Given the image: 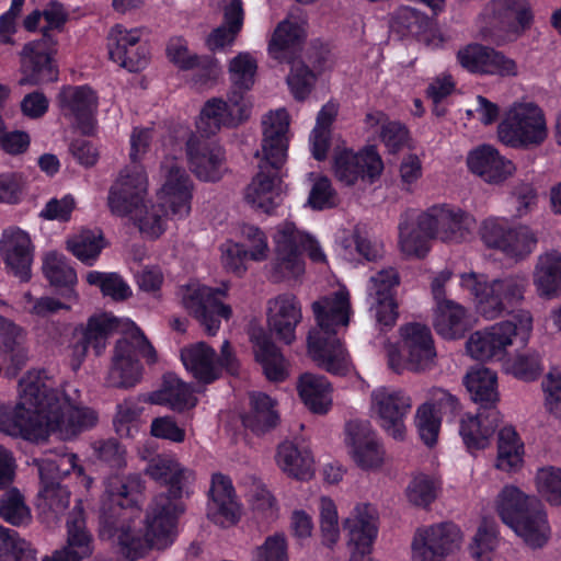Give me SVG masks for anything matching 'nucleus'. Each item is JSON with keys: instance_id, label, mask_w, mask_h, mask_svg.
Here are the masks:
<instances>
[{"instance_id": "57", "label": "nucleus", "mask_w": 561, "mask_h": 561, "mask_svg": "<svg viewBox=\"0 0 561 561\" xmlns=\"http://www.w3.org/2000/svg\"><path fill=\"white\" fill-rule=\"evenodd\" d=\"M0 517L13 526H26L32 520L30 507L16 488H11L0 496Z\"/></svg>"}, {"instance_id": "17", "label": "nucleus", "mask_w": 561, "mask_h": 561, "mask_svg": "<svg viewBox=\"0 0 561 561\" xmlns=\"http://www.w3.org/2000/svg\"><path fill=\"white\" fill-rule=\"evenodd\" d=\"M148 176L139 164L127 165L122 169L108 190L107 206L111 213L118 217L144 206L148 195Z\"/></svg>"}, {"instance_id": "6", "label": "nucleus", "mask_w": 561, "mask_h": 561, "mask_svg": "<svg viewBox=\"0 0 561 561\" xmlns=\"http://www.w3.org/2000/svg\"><path fill=\"white\" fill-rule=\"evenodd\" d=\"M528 285L526 275L511 274L489 282L478 273H463L460 286L473 296L477 311L488 320H494L524 300Z\"/></svg>"}, {"instance_id": "14", "label": "nucleus", "mask_w": 561, "mask_h": 561, "mask_svg": "<svg viewBox=\"0 0 561 561\" xmlns=\"http://www.w3.org/2000/svg\"><path fill=\"white\" fill-rule=\"evenodd\" d=\"M480 237L485 247L515 260L529 255L537 244V238L528 227L512 226L500 217L484 219L480 226Z\"/></svg>"}, {"instance_id": "31", "label": "nucleus", "mask_w": 561, "mask_h": 561, "mask_svg": "<svg viewBox=\"0 0 561 561\" xmlns=\"http://www.w3.org/2000/svg\"><path fill=\"white\" fill-rule=\"evenodd\" d=\"M501 423L497 409H479L477 414H466L460 420L459 434L466 447L472 451L486 448Z\"/></svg>"}, {"instance_id": "13", "label": "nucleus", "mask_w": 561, "mask_h": 561, "mask_svg": "<svg viewBox=\"0 0 561 561\" xmlns=\"http://www.w3.org/2000/svg\"><path fill=\"white\" fill-rule=\"evenodd\" d=\"M145 491V481L140 473L127 476L111 474L104 480V492L101 496L99 519L102 527L110 530L124 518L125 510L138 502Z\"/></svg>"}, {"instance_id": "34", "label": "nucleus", "mask_w": 561, "mask_h": 561, "mask_svg": "<svg viewBox=\"0 0 561 561\" xmlns=\"http://www.w3.org/2000/svg\"><path fill=\"white\" fill-rule=\"evenodd\" d=\"M58 103L64 115L73 117L82 133L92 131L96 98L89 87H65L58 94Z\"/></svg>"}, {"instance_id": "29", "label": "nucleus", "mask_w": 561, "mask_h": 561, "mask_svg": "<svg viewBox=\"0 0 561 561\" xmlns=\"http://www.w3.org/2000/svg\"><path fill=\"white\" fill-rule=\"evenodd\" d=\"M483 19L493 30L518 32L528 28L533 13L527 0H492L484 9Z\"/></svg>"}, {"instance_id": "64", "label": "nucleus", "mask_w": 561, "mask_h": 561, "mask_svg": "<svg viewBox=\"0 0 561 561\" xmlns=\"http://www.w3.org/2000/svg\"><path fill=\"white\" fill-rule=\"evenodd\" d=\"M287 549L284 534L271 535L252 551V561H288Z\"/></svg>"}, {"instance_id": "11", "label": "nucleus", "mask_w": 561, "mask_h": 561, "mask_svg": "<svg viewBox=\"0 0 561 561\" xmlns=\"http://www.w3.org/2000/svg\"><path fill=\"white\" fill-rule=\"evenodd\" d=\"M398 347L388 350V365L397 374L404 369L421 373L435 364L436 350L431 330L421 323H407L400 328Z\"/></svg>"}, {"instance_id": "39", "label": "nucleus", "mask_w": 561, "mask_h": 561, "mask_svg": "<svg viewBox=\"0 0 561 561\" xmlns=\"http://www.w3.org/2000/svg\"><path fill=\"white\" fill-rule=\"evenodd\" d=\"M433 325L440 336L456 340L465 335L470 328L466 309L450 299L436 302Z\"/></svg>"}, {"instance_id": "9", "label": "nucleus", "mask_w": 561, "mask_h": 561, "mask_svg": "<svg viewBox=\"0 0 561 561\" xmlns=\"http://www.w3.org/2000/svg\"><path fill=\"white\" fill-rule=\"evenodd\" d=\"M274 241V272L277 278L297 277L304 273L302 251H306L316 263L325 262V254L318 241L299 231L293 222L279 225Z\"/></svg>"}, {"instance_id": "56", "label": "nucleus", "mask_w": 561, "mask_h": 561, "mask_svg": "<svg viewBox=\"0 0 561 561\" xmlns=\"http://www.w3.org/2000/svg\"><path fill=\"white\" fill-rule=\"evenodd\" d=\"M256 70L257 60L249 51H241L231 58L228 64V75L233 91L243 94L244 91L250 90L254 84Z\"/></svg>"}, {"instance_id": "22", "label": "nucleus", "mask_w": 561, "mask_h": 561, "mask_svg": "<svg viewBox=\"0 0 561 561\" xmlns=\"http://www.w3.org/2000/svg\"><path fill=\"white\" fill-rule=\"evenodd\" d=\"M461 534L453 523H440L416 531L412 542L414 561H445L460 545Z\"/></svg>"}, {"instance_id": "54", "label": "nucleus", "mask_w": 561, "mask_h": 561, "mask_svg": "<svg viewBox=\"0 0 561 561\" xmlns=\"http://www.w3.org/2000/svg\"><path fill=\"white\" fill-rule=\"evenodd\" d=\"M503 369L518 380L531 382L543 373V363L538 352L528 350L507 358Z\"/></svg>"}, {"instance_id": "50", "label": "nucleus", "mask_w": 561, "mask_h": 561, "mask_svg": "<svg viewBox=\"0 0 561 561\" xmlns=\"http://www.w3.org/2000/svg\"><path fill=\"white\" fill-rule=\"evenodd\" d=\"M510 528L514 530L525 545L533 549L545 546L550 536V527L541 505L530 510L529 513L512 524Z\"/></svg>"}, {"instance_id": "62", "label": "nucleus", "mask_w": 561, "mask_h": 561, "mask_svg": "<svg viewBox=\"0 0 561 561\" xmlns=\"http://www.w3.org/2000/svg\"><path fill=\"white\" fill-rule=\"evenodd\" d=\"M319 511L322 542L331 548L340 539L337 510L331 499L323 496L320 499Z\"/></svg>"}, {"instance_id": "20", "label": "nucleus", "mask_w": 561, "mask_h": 561, "mask_svg": "<svg viewBox=\"0 0 561 561\" xmlns=\"http://www.w3.org/2000/svg\"><path fill=\"white\" fill-rule=\"evenodd\" d=\"M119 320L112 313L102 312L92 314L85 324L75 330V342L71 345V366L77 370L88 355L91 347L96 356L106 348L108 337L117 331Z\"/></svg>"}, {"instance_id": "4", "label": "nucleus", "mask_w": 561, "mask_h": 561, "mask_svg": "<svg viewBox=\"0 0 561 561\" xmlns=\"http://www.w3.org/2000/svg\"><path fill=\"white\" fill-rule=\"evenodd\" d=\"M165 181L158 192V205L148 207L147 201L138 210L127 215L141 233L157 238L164 231L165 217L184 218L191 211L192 182L185 170L167 159L161 164Z\"/></svg>"}, {"instance_id": "37", "label": "nucleus", "mask_w": 561, "mask_h": 561, "mask_svg": "<svg viewBox=\"0 0 561 561\" xmlns=\"http://www.w3.org/2000/svg\"><path fill=\"white\" fill-rule=\"evenodd\" d=\"M25 333L11 320L0 316V352L3 360L10 362L7 377H14L25 366L28 355L24 346Z\"/></svg>"}, {"instance_id": "5", "label": "nucleus", "mask_w": 561, "mask_h": 561, "mask_svg": "<svg viewBox=\"0 0 561 561\" xmlns=\"http://www.w3.org/2000/svg\"><path fill=\"white\" fill-rule=\"evenodd\" d=\"M167 500L163 496L151 501L146 511L144 520V537L131 534L125 528L123 519L118 520L116 528L103 527L110 536L117 534L121 553L128 560L135 561L145 557L149 550H165L176 537L178 519L168 514Z\"/></svg>"}, {"instance_id": "42", "label": "nucleus", "mask_w": 561, "mask_h": 561, "mask_svg": "<svg viewBox=\"0 0 561 561\" xmlns=\"http://www.w3.org/2000/svg\"><path fill=\"white\" fill-rule=\"evenodd\" d=\"M222 11L224 23L216 27L207 38V46L211 50L232 45L243 25L242 0H222Z\"/></svg>"}, {"instance_id": "7", "label": "nucleus", "mask_w": 561, "mask_h": 561, "mask_svg": "<svg viewBox=\"0 0 561 561\" xmlns=\"http://www.w3.org/2000/svg\"><path fill=\"white\" fill-rule=\"evenodd\" d=\"M47 25L43 27L41 39L27 43L21 53L23 77L20 84H42L57 79V71L50 61V51L55 44L49 31L59 28L66 20L62 7L51 2L43 12Z\"/></svg>"}, {"instance_id": "48", "label": "nucleus", "mask_w": 561, "mask_h": 561, "mask_svg": "<svg viewBox=\"0 0 561 561\" xmlns=\"http://www.w3.org/2000/svg\"><path fill=\"white\" fill-rule=\"evenodd\" d=\"M538 505L536 497L528 496L515 485H505L496 499V512L508 527Z\"/></svg>"}, {"instance_id": "24", "label": "nucleus", "mask_w": 561, "mask_h": 561, "mask_svg": "<svg viewBox=\"0 0 561 561\" xmlns=\"http://www.w3.org/2000/svg\"><path fill=\"white\" fill-rule=\"evenodd\" d=\"M457 61L463 69L476 75L515 77L518 73L514 59L481 44H469L460 48Z\"/></svg>"}, {"instance_id": "58", "label": "nucleus", "mask_w": 561, "mask_h": 561, "mask_svg": "<svg viewBox=\"0 0 561 561\" xmlns=\"http://www.w3.org/2000/svg\"><path fill=\"white\" fill-rule=\"evenodd\" d=\"M0 561H36V551L15 530L0 525Z\"/></svg>"}, {"instance_id": "12", "label": "nucleus", "mask_w": 561, "mask_h": 561, "mask_svg": "<svg viewBox=\"0 0 561 561\" xmlns=\"http://www.w3.org/2000/svg\"><path fill=\"white\" fill-rule=\"evenodd\" d=\"M145 472L156 482L167 486V491L157 494L152 501L163 496L167 500L168 514L178 519L185 510L181 500L188 497L193 492L196 479L194 470L183 466L173 456L157 455L149 460Z\"/></svg>"}, {"instance_id": "10", "label": "nucleus", "mask_w": 561, "mask_h": 561, "mask_svg": "<svg viewBox=\"0 0 561 561\" xmlns=\"http://www.w3.org/2000/svg\"><path fill=\"white\" fill-rule=\"evenodd\" d=\"M500 140L512 148H534L548 138L542 110L533 102L514 103L497 128Z\"/></svg>"}, {"instance_id": "40", "label": "nucleus", "mask_w": 561, "mask_h": 561, "mask_svg": "<svg viewBox=\"0 0 561 561\" xmlns=\"http://www.w3.org/2000/svg\"><path fill=\"white\" fill-rule=\"evenodd\" d=\"M181 359L185 368L204 383L219 378V364L216 352L205 342H198L181 351Z\"/></svg>"}, {"instance_id": "32", "label": "nucleus", "mask_w": 561, "mask_h": 561, "mask_svg": "<svg viewBox=\"0 0 561 561\" xmlns=\"http://www.w3.org/2000/svg\"><path fill=\"white\" fill-rule=\"evenodd\" d=\"M467 164L472 173L490 184H500L515 172L514 163L489 145L472 150L467 158Z\"/></svg>"}, {"instance_id": "44", "label": "nucleus", "mask_w": 561, "mask_h": 561, "mask_svg": "<svg viewBox=\"0 0 561 561\" xmlns=\"http://www.w3.org/2000/svg\"><path fill=\"white\" fill-rule=\"evenodd\" d=\"M169 59L182 70H201V82H207L217 76L216 62L207 56H198L188 49L187 42L182 37H173L167 47Z\"/></svg>"}, {"instance_id": "3", "label": "nucleus", "mask_w": 561, "mask_h": 561, "mask_svg": "<svg viewBox=\"0 0 561 561\" xmlns=\"http://www.w3.org/2000/svg\"><path fill=\"white\" fill-rule=\"evenodd\" d=\"M476 228L474 217L448 204L434 205L425 211L415 214L408 210L399 224V243L408 256L423 257L430 250V240L461 242Z\"/></svg>"}, {"instance_id": "38", "label": "nucleus", "mask_w": 561, "mask_h": 561, "mask_svg": "<svg viewBox=\"0 0 561 561\" xmlns=\"http://www.w3.org/2000/svg\"><path fill=\"white\" fill-rule=\"evenodd\" d=\"M463 383L479 409H497L500 392L495 371L486 367L473 368L466 374Z\"/></svg>"}, {"instance_id": "16", "label": "nucleus", "mask_w": 561, "mask_h": 561, "mask_svg": "<svg viewBox=\"0 0 561 561\" xmlns=\"http://www.w3.org/2000/svg\"><path fill=\"white\" fill-rule=\"evenodd\" d=\"M225 295L226 289L201 284H190L183 289L184 308L199 321L208 335L217 333L220 328V318L228 320L232 314L231 307L219 299V296Z\"/></svg>"}, {"instance_id": "28", "label": "nucleus", "mask_w": 561, "mask_h": 561, "mask_svg": "<svg viewBox=\"0 0 561 561\" xmlns=\"http://www.w3.org/2000/svg\"><path fill=\"white\" fill-rule=\"evenodd\" d=\"M345 442L351 448L354 461L363 469L379 467L383 461V450L376 433L367 421H350L345 427Z\"/></svg>"}, {"instance_id": "45", "label": "nucleus", "mask_w": 561, "mask_h": 561, "mask_svg": "<svg viewBox=\"0 0 561 561\" xmlns=\"http://www.w3.org/2000/svg\"><path fill=\"white\" fill-rule=\"evenodd\" d=\"M297 389L305 405L313 413L324 414L332 405V387L324 376L305 373Z\"/></svg>"}, {"instance_id": "63", "label": "nucleus", "mask_w": 561, "mask_h": 561, "mask_svg": "<svg viewBox=\"0 0 561 561\" xmlns=\"http://www.w3.org/2000/svg\"><path fill=\"white\" fill-rule=\"evenodd\" d=\"M538 492L552 505L561 504V469L541 468L536 476Z\"/></svg>"}, {"instance_id": "23", "label": "nucleus", "mask_w": 561, "mask_h": 561, "mask_svg": "<svg viewBox=\"0 0 561 561\" xmlns=\"http://www.w3.org/2000/svg\"><path fill=\"white\" fill-rule=\"evenodd\" d=\"M377 512L369 504H357L344 520L351 547L350 561H377L370 557L378 535Z\"/></svg>"}, {"instance_id": "60", "label": "nucleus", "mask_w": 561, "mask_h": 561, "mask_svg": "<svg viewBox=\"0 0 561 561\" xmlns=\"http://www.w3.org/2000/svg\"><path fill=\"white\" fill-rule=\"evenodd\" d=\"M43 273L49 283L55 286H68L77 280L75 270L69 265L67 259L57 252L45 254Z\"/></svg>"}, {"instance_id": "52", "label": "nucleus", "mask_w": 561, "mask_h": 561, "mask_svg": "<svg viewBox=\"0 0 561 561\" xmlns=\"http://www.w3.org/2000/svg\"><path fill=\"white\" fill-rule=\"evenodd\" d=\"M106 247L100 229H83L67 240V249L82 263L91 266Z\"/></svg>"}, {"instance_id": "51", "label": "nucleus", "mask_w": 561, "mask_h": 561, "mask_svg": "<svg viewBox=\"0 0 561 561\" xmlns=\"http://www.w3.org/2000/svg\"><path fill=\"white\" fill-rule=\"evenodd\" d=\"M256 360L270 381L279 382L288 376V365L278 347L266 336H257L254 344Z\"/></svg>"}, {"instance_id": "25", "label": "nucleus", "mask_w": 561, "mask_h": 561, "mask_svg": "<svg viewBox=\"0 0 561 561\" xmlns=\"http://www.w3.org/2000/svg\"><path fill=\"white\" fill-rule=\"evenodd\" d=\"M242 510L231 480L215 473L211 477L208 492L206 515L214 524L227 528L236 525L241 517Z\"/></svg>"}, {"instance_id": "53", "label": "nucleus", "mask_w": 561, "mask_h": 561, "mask_svg": "<svg viewBox=\"0 0 561 561\" xmlns=\"http://www.w3.org/2000/svg\"><path fill=\"white\" fill-rule=\"evenodd\" d=\"M524 445L512 426L499 432L496 468L503 471H515L522 467Z\"/></svg>"}, {"instance_id": "27", "label": "nucleus", "mask_w": 561, "mask_h": 561, "mask_svg": "<svg viewBox=\"0 0 561 561\" xmlns=\"http://www.w3.org/2000/svg\"><path fill=\"white\" fill-rule=\"evenodd\" d=\"M301 320V304L294 294H280L267 301V325L279 341L291 344Z\"/></svg>"}, {"instance_id": "19", "label": "nucleus", "mask_w": 561, "mask_h": 561, "mask_svg": "<svg viewBox=\"0 0 561 561\" xmlns=\"http://www.w3.org/2000/svg\"><path fill=\"white\" fill-rule=\"evenodd\" d=\"M251 104L241 93L232 91L228 101L211 99L201 111L197 130L206 137L217 134L222 127L231 128L249 118Z\"/></svg>"}, {"instance_id": "2", "label": "nucleus", "mask_w": 561, "mask_h": 561, "mask_svg": "<svg viewBox=\"0 0 561 561\" xmlns=\"http://www.w3.org/2000/svg\"><path fill=\"white\" fill-rule=\"evenodd\" d=\"M311 309L317 327L308 335V353L316 364L333 375H346L351 369L348 353L336 333L350 323L352 307L350 293L345 287L320 297Z\"/></svg>"}, {"instance_id": "59", "label": "nucleus", "mask_w": 561, "mask_h": 561, "mask_svg": "<svg viewBox=\"0 0 561 561\" xmlns=\"http://www.w3.org/2000/svg\"><path fill=\"white\" fill-rule=\"evenodd\" d=\"M38 508L42 513H49L53 518L64 514L70 503V492L57 481H42Z\"/></svg>"}, {"instance_id": "8", "label": "nucleus", "mask_w": 561, "mask_h": 561, "mask_svg": "<svg viewBox=\"0 0 561 561\" xmlns=\"http://www.w3.org/2000/svg\"><path fill=\"white\" fill-rule=\"evenodd\" d=\"M533 330V317L529 311L519 310L510 320L477 331L467 341L468 354L478 360L502 359L515 336L524 340Z\"/></svg>"}, {"instance_id": "55", "label": "nucleus", "mask_w": 561, "mask_h": 561, "mask_svg": "<svg viewBox=\"0 0 561 561\" xmlns=\"http://www.w3.org/2000/svg\"><path fill=\"white\" fill-rule=\"evenodd\" d=\"M41 481H57L78 470L82 473V468L77 465V456L72 453L50 454L43 458L35 459Z\"/></svg>"}, {"instance_id": "18", "label": "nucleus", "mask_w": 561, "mask_h": 561, "mask_svg": "<svg viewBox=\"0 0 561 561\" xmlns=\"http://www.w3.org/2000/svg\"><path fill=\"white\" fill-rule=\"evenodd\" d=\"M261 150L256 151L260 164L279 170L287 159V150L290 139L289 114L285 108L270 111L262 116Z\"/></svg>"}, {"instance_id": "21", "label": "nucleus", "mask_w": 561, "mask_h": 561, "mask_svg": "<svg viewBox=\"0 0 561 561\" xmlns=\"http://www.w3.org/2000/svg\"><path fill=\"white\" fill-rule=\"evenodd\" d=\"M333 170L336 179L345 185L351 186L357 182L373 184L380 178L383 162L374 147L359 152L343 149L334 154Z\"/></svg>"}, {"instance_id": "26", "label": "nucleus", "mask_w": 561, "mask_h": 561, "mask_svg": "<svg viewBox=\"0 0 561 561\" xmlns=\"http://www.w3.org/2000/svg\"><path fill=\"white\" fill-rule=\"evenodd\" d=\"M186 157L191 171L202 181L215 182L224 173V151L219 146L198 135L186 141Z\"/></svg>"}, {"instance_id": "41", "label": "nucleus", "mask_w": 561, "mask_h": 561, "mask_svg": "<svg viewBox=\"0 0 561 561\" xmlns=\"http://www.w3.org/2000/svg\"><path fill=\"white\" fill-rule=\"evenodd\" d=\"M148 400L153 404L165 405L176 412L192 409L197 403L193 389L172 374L163 377L161 388L150 393Z\"/></svg>"}, {"instance_id": "43", "label": "nucleus", "mask_w": 561, "mask_h": 561, "mask_svg": "<svg viewBox=\"0 0 561 561\" xmlns=\"http://www.w3.org/2000/svg\"><path fill=\"white\" fill-rule=\"evenodd\" d=\"M534 285L540 297L552 299L561 296V254L547 252L538 257L534 271Z\"/></svg>"}, {"instance_id": "1", "label": "nucleus", "mask_w": 561, "mask_h": 561, "mask_svg": "<svg viewBox=\"0 0 561 561\" xmlns=\"http://www.w3.org/2000/svg\"><path fill=\"white\" fill-rule=\"evenodd\" d=\"M20 387L14 408L0 402V432L35 442L49 435L68 440L98 423L93 409L77 404L39 375L28 374Z\"/></svg>"}, {"instance_id": "15", "label": "nucleus", "mask_w": 561, "mask_h": 561, "mask_svg": "<svg viewBox=\"0 0 561 561\" xmlns=\"http://www.w3.org/2000/svg\"><path fill=\"white\" fill-rule=\"evenodd\" d=\"M412 409L407 391L392 386H380L370 393V411L385 432L397 440L405 436L404 421Z\"/></svg>"}, {"instance_id": "33", "label": "nucleus", "mask_w": 561, "mask_h": 561, "mask_svg": "<svg viewBox=\"0 0 561 561\" xmlns=\"http://www.w3.org/2000/svg\"><path fill=\"white\" fill-rule=\"evenodd\" d=\"M92 538L85 528L83 512L73 507L67 519V546L42 561H81L92 554Z\"/></svg>"}, {"instance_id": "36", "label": "nucleus", "mask_w": 561, "mask_h": 561, "mask_svg": "<svg viewBox=\"0 0 561 561\" xmlns=\"http://www.w3.org/2000/svg\"><path fill=\"white\" fill-rule=\"evenodd\" d=\"M279 184L278 170L259 163V172L247 187L245 199L253 207L270 213L282 202Z\"/></svg>"}, {"instance_id": "46", "label": "nucleus", "mask_w": 561, "mask_h": 561, "mask_svg": "<svg viewBox=\"0 0 561 561\" xmlns=\"http://www.w3.org/2000/svg\"><path fill=\"white\" fill-rule=\"evenodd\" d=\"M305 38L304 27L288 19L278 23L268 42V54L278 61H290Z\"/></svg>"}, {"instance_id": "30", "label": "nucleus", "mask_w": 561, "mask_h": 561, "mask_svg": "<svg viewBox=\"0 0 561 561\" xmlns=\"http://www.w3.org/2000/svg\"><path fill=\"white\" fill-rule=\"evenodd\" d=\"M0 253L7 267L23 282L31 278L33 261L31 239L26 232L19 228H8L0 239Z\"/></svg>"}, {"instance_id": "49", "label": "nucleus", "mask_w": 561, "mask_h": 561, "mask_svg": "<svg viewBox=\"0 0 561 561\" xmlns=\"http://www.w3.org/2000/svg\"><path fill=\"white\" fill-rule=\"evenodd\" d=\"M251 409L242 416V423L255 434H263L274 428L279 420L275 409L276 402L265 393L250 394Z\"/></svg>"}, {"instance_id": "35", "label": "nucleus", "mask_w": 561, "mask_h": 561, "mask_svg": "<svg viewBox=\"0 0 561 561\" xmlns=\"http://www.w3.org/2000/svg\"><path fill=\"white\" fill-rule=\"evenodd\" d=\"M141 371L134 345L127 337L119 339L115 344L107 383L115 388L134 387L140 380Z\"/></svg>"}, {"instance_id": "47", "label": "nucleus", "mask_w": 561, "mask_h": 561, "mask_svg": "<svg viewBox=\"0 0 561 561\" xmlns=\"http://www.w3.org/2000/svg\"><path fill=\"white\" fill-rule=\"evenodd\" d=\"M276 462L283 472L298 480H309L313 476V457L310 450L291 442L279 444Z\"/></svg>"}, {"instance_id": "61", "label": "nucleus", "mask_w": 561, "mask_h": 561, "mask_svg": "<svg viewBox=\"0 0 561 561\" xmlns=\"http://www.w3.org/2000/svg\"><path fill=\"white\" fill-rule=\"evenodd\" d=\"M290 72L287 76V84L298 101L305 100L316 82L314 73L301 60L293 59Z\"/></svg>"}]
</instances>
